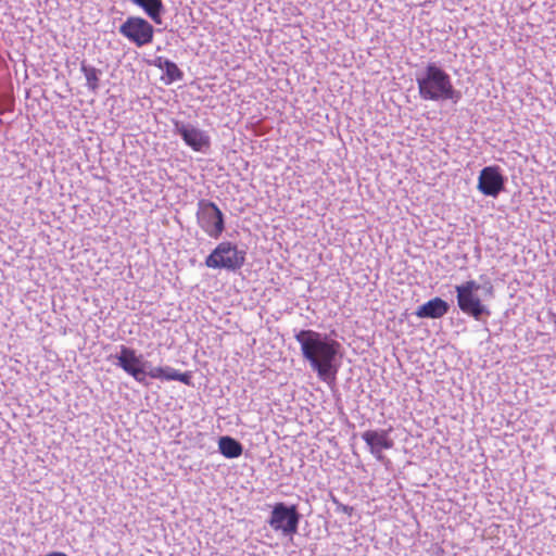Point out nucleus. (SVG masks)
<instances>
[{
	"label": "nucleus",
	"mask_w": 556,
	"mask_h": 556,
	"mask_svg": "<svg viewBox=\"0 0 556 556\" xmlns=\"http://www.w3.org/2000/svg\"><path fill=\"white\" fill-rule=\"evenodd\" d=\"M301 346L303 358L309 364L317 377L333 383L339 370L338 355L341 344L328 334L312 329H302L294 334Z\"/></svg>",
	"instance_id": "obj_1"
},
{
	"label": "nucleus",
	"mask_w": 556,
	"mask_h": 556,
	"mask_svg": "<svg viewBox=\"0 0 556 556\" xmlns=\"http://www.w3.org/2000/svg\"><path fill=\"white\" fill-rule=\"evenodd\" d=\"M416 83L419 97L425 101L456 104L462 99V92L454 87L450 74L435 62H429L416 72Z\"/></svg>",
	"instance_id": "obj_2"
},
{
	"label": "nucleus",
	"mask_w": 556,
	"mask_h": 556,
	"mask_svg": "<svg viewBox=\"0 0 556 556\" xmlns=\"http://www.w3.org/2000/svg\"><path fill=\"white\" fill-rule=\"evenodd\" d=\"M458 308L477 321H484L491 316V309L485 301L492 300L495 294L494 286L486 275L480 276V282L467 280L455 286Z\"/></svg>",
	"instance_id": "obj_3"
},
{
	"label": "nucleus",
	"mask_w": 556,
	"mask_h": 556,
	"mask_svg": "<svg viewBox=\"0 0 556 556\" xmlns=\"http://www.w3.org/2000/svg\"><path fill=\"white\" fill-rule=\"evenodd\" d=\"M247 251L230 241H223L205 258V266L213 269L233 271L241 269L245 263Z\"/></svg>",
	"instance_id": "obj_4"
},
{
	"label": "nucleus",
	"mask_w": 556,
	"mask_h": 556,
	"mask_svg": "<svg viewBox=\"0 0 556 556\" xmlns=\"http://www.w3.org/2000/svg\"><path fill=\"white\" fill-rule=\"evenodd\" d=\"M197 223L211 238L218 239L225 231V215L216 203L202 199L198 202Z\"/></svg>",
	"instance_id": "obj_5"
},
{
	"label": "nucleus",
	"mask_w": 556,
	"mask_h": 556,
	"mask_svg": "<svg viewBox=\"0 0 556 556\" xmlns=\"http://www.w3.org/2000/svg\"><path fill=\"white\" fill-rule=\"evenodd\" d=\"M301 518L296 505L279 502L274 505L267 522L275 531H280L286 536H292L298 532Z\"/></svg>",
	"instance_id": "obj_6"
},
{
	"label": "nucleus",
	"mask_w": 556,
	"mask_h": 556,
	"mask_svg": "<svg viewBox=\"0 0 556 556\" xmlns=\"http://www.w3.org/2000/svg\"><path fill=\"white\" fill-rule=\"evenodd\" d=\"M119 34L136 47H143L153 41L154 27L141 16H128L118 27Z\"/></svg>",
	"instance_id": "obj_7"
},
{
	"label": "nucleus",
	"mask_w": 556,
	"mask_h": 556,
	"mask_svg": "<svg viewBox=\"0 0 556 556\" xmlns=\"http://www.w3.org/2000/svg\"><path fill=\"white\" fill-rule=\"evenodd\" d=\"M119 349V353L114 355V358L117 361L116 365L137 382L148 387L149 381L146 379V363H143L142 355H138L136 350L126 345H121Z\"/></svg>",
	"instance_id": "obj_8"
},
{
	"label": "nucleus",
	"mask_w": 556,
	"mask_h": 556,
	"mask_svg": "<svg viewBox=\"0 0 556 556\" xmlns=\"http://www.w3.org/2000/svg\"><path fill=\"white\" fill-rule=\"evenodd\" d=\"M174 129L176 135H179L184 142L195 152L205 153L211 147V138L208 134L201 130L189 123L181 121H173Z\"/></svg>",
	"instance_id": "obj_9"
},
{
	"label": "nucleus",
	"mask_w": 556,
	"mask_h": 556,
	"mask_svg": "<svg viewBox=\"0 0 556 556\" xmlns=\"http://www.w3.org/2000/svg\"><path fill=\"white\" fill-rule=\"evenodd\" d=\"M506 181L500 166H485L479 173L477 189L485 197L497 198L505 190Z\"/></svg>",
	"instance_id": "obj_10"
},
{
	"label": "nucleus",
	"mask_w": 556,
	"mask_h": 556,
	"mask_svg": "<svg viewBox=\"0 0 556 556\" xmlns=\"http://www.w3.org/2000/svg\"><path fill=\"white\" fill-rule=\"evenodd\" d=\"M389 430H367L362 433V439L367 444L369 452L376 457L377 460L382 462L384 455L382 450H390L393 447L394 442L390 438Z\"/></svg>",
	"instance_id": "obj_11"
},
{
	"label": "nucleus",
	"mask_w": 556,
	"mask_h": 556,
	"mask_svg": "<svg viewBox=\"0 0 556 556\" xmlns=\"http://www.w3.org/2000/svg\"><path fill=\"white\" fill-rule=\"evenodd\" d=\"M448 311L450 304L443 299L437 296L420 305L415 314L419 318L438 319L446 315Z\"/></svg>",
	"instance_id": "obj_12"
},
{
	"label": "nucleus",
	"mask_w": 556,
	"mask_h": 556,
	"mask_svg": "<svg viewBox=\"0 0 556 556\" xmlns=\"http://www.w3.org/2000/svg\"><path fill=\"white\" fill-rule=\"evenodd\" d=\"M218 452L226 458H238L243 453V445L230 435H222L218 439Z\"/></svg>",
	"instance_id": "obj_13"
},
{
	"label": "nucleus",
	"mask_w": 556,
	"mask_h": 556,
	"mask_svg": "<svg viewBox=\"0 0 556 556\" xmlns=\"http://www.w3.org/2000/svg\"><path fill=\"white\" fill-rule=\"evenodd\" d=\"M80 71L85 75L88 89L96 93L100 87V76L102 71L87 64L85 61L80 63Z\"/></svg>",
	"instance_id": "obj_14"
},
{
	"label": "nucleus",
	"mask_w": 556,
	"mask_h": 556,
	"mask_svg": "<svg viewBox=\"0 0 556 556\" xmlns=\"http://www.w3.org/2000/svg\"><path fill=\"white\" fill-rule=\"evenodd\" d=\"M163 371H164L163 380L179 381L186 386H191V383H192L191 371L179 372L178 370H176L169 366L163 367Z\"/></svg>",
	"instance_id": "obj_15"
},
{
	"label": "nucleus",
	"mask_w": 556,
	"mask_h": 556,
	"mask_svg": "<svg viewBox=\"0 0 556 556\" xmlns=\"http://www.w3.org/2000/svg\"><path fill=\"white\" fill-rule=\"evenodd\" d=\"M163 72L166 76L165 83L167 85L184 78V72L177 66L175 62L170 60L169 62H164Z\"/></svg>",
	"instance_id": "obj_16"
},
{
	"label": "nucleus",
	"mask_w": 556,
	"mask_h": 556,
	"mask_svg": "<svg viewBox=\"0 0 556 556\" xmlns=\"http://www.w3.org/2000/svg\"><path fill=\"white\" fill-rule=\"evenodd\" d=\"M331 502L336 505L337 511H342L349 516H351L354 511V508L349 505L342 504L334 495H330Z\"/></svg>",
	"instance_id": "obj_17"
},
{
	"label": "nucleus",
	"mask_w": 556,
	"mask_h": 556,
	"mask_svg": "<svg viewBox=\"0 0 556 556\" xmlns=\"http://www.w3.org/2000/svg\"><path fill=\"white\" fill-rule=\"evenodd\" d=\"M163 375H164L163 367H152V368H150V370H146V377L149 376L150 378H153V379L163 380Z\"/></svg>",
	"instance_id": "obj_18"
},
{
	"label": "nucleus",
	"mask_w": 556,
	"mask_h": 556,
	"mask_svg": "<svg viewBox=\"0 0 556 556\" xmlns=\"http://www.w3.org/2000/svg\"><path fill=\"white\" fill-rule=\"evenodd\" d=\"M164 62H169V60L163 56H156L153 61V65L163 71Z\"/></svg>",
	"instance_id": "obj_19"
},
{
	"label": "nucleus",
	"mask_w": 556,
	"mask_h": 556,
	"mask_svg": "<svg viewBox=\"0 0 556 556\" xmlns=\"http://www.w3.org/2000/svg\"><path fill=\"white\" fill-rule=\"evenodd\" d=\"M143 363H146V370H150V368H152L151 366V363L148 362V361H143Z\"/></svg>",
	"instance_id": "obj_20"
}]
</instances>
